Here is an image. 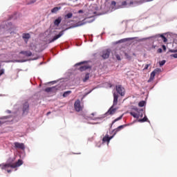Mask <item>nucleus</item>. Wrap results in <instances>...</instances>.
I'll list each match as a JSON object with an SVG mask.
<instances>
[{"label":"nucleus","mask_w":177,"mask_h":177,"mask_svg":"<svg viewBox=\"0 0 177 177\" xmlns=\"http://www.w3.org/2000/svg\"><path fill=\"white\" fill-rule=\"evenodd\" d=\"M21 165H23V160H18L17 162L15 163H8L5 165H1L0 167H1V169H6L8 174H10L12 172V170L8 169V168H17L20 167Z\"/></svg>","instance_id":"f257e3e1"},{"label":"nucleus","mask_w":177,"mask_h":177,"mask_svg":"<svg viewBox=\"0 0 177 177\" xmlns=\"http://www.w3.org/2000/svg\"><path fill=\"white\" fill-rule=\"evenodd\" d=\"M134 111L130 112V114L133 117V118H142L143 117V114H145V109H139L138 107L133 108Z\"/></svg>","instance_id":"f03ea898"},{"label":"nucleus","mask_w":177,"mask_h":177,"mask_svg":"<svg viewBox=\"0 0 177 177\" xmlns=\"http://www.w3.org/2000/svg\"><path fill=\"white\" fill-rule=\"evenodd\" d=\"M115 90L117 93L120 95V96H125V88L122 86V85H116Z\"/></svg>","instance_id":"7ed1b4c3"},{"label":"nucleus","mask_w":177,"mask_h":177,"mask_svg":"<svg viewBox=\"0 0 177 177\" xmlns=\"http://www.w3.org/2000/svg\"><path fill=\"white\" fill-rule=\"evenodd\" d=\"M75 110L77 111V113H80V111H82V106H81V101L80 100H77L74 104Z\"/></svg>","instance_id":"20e7f679"},{"label":"nucleus","mask_w":177,"mask_h":177,"mask_svg":"<svg viewBox=\"0 0 177 177\" xmlns=\"http://www.w3.org/2000/svg\"><path fill=\"white\" fill-rule=\"evenodd\" d=\"M64 31H66L65 30H62L61 32H59V33L57 35H55L51 40H50L49 43L52 44V42H55V41H56V39H59V38H60V37L63 36L64 35Z\"/></svg>","instance_id":"39448f33"},{"label":"nucleus","mask_w":177,"mask_h":177,"mask_svg":"<svg viewBox=\"0 0 177 177\" xmlns=\"http://www.w3.org/2000/svg\"><path fill=\"white\" fill-rule=\"evenodd\" d=\"M101 57L102 59H109L110 57V49L104 50Z\"/></svg>","instance_id":"423d86ee"},{"label":"nucleus","mask_w":177,"mask_h":177,"mask_svg":"<svg viewBox=\"0 0 177 177\" xmlns=\"http://www.w3.org/2000/svg\"><path fill=\"white\" fill-rule=\"evenodd\" d=\"M160 71V69L156 68L151 73L150 77L148 80V82H151L154 80V77H156V74Z\"/></svg>","instance_id":"0eeeda50"},{"label":"nucleus","mask_w":177,"mask_h":177,"mask_svg":"<svg viewBox=\"0 0 177 177\" xmlns=\"http://www.w3.org/2000/svg\"><path fill=\"white\" fill-rule=\"evenodd\" d=\"M28 110H30V104L27 102H26L23 104V107H22L23 113L27 114V113H28Z\"/></svg>","instance_id":"6e6552de"},{"label":"nucleus","mask_w":177,"mask_h":177,"mask_svg":"<svg viewBox=\"0 0 177 177\" xmlns=\"http://www.w3.org/2000/svg\"><path fill=\"white\" fill-rule=\"evenodd\" d=\"M15 149H20L21 150H24L26 149V147L24 146V143H20V142H15Z\"/></svg>","instance_id":"1a4fd4ad"},{"label":"nucleus","mask_w":177,"mask_h":177,"mask_svg":"<svg viewBox=\"0 0 177 177\" xmlns=\"http://www.w3.org/2000/svg\"><path fill=\"white\" fill-rule=\"evenodd\" d=\"M114 136H111L109 137V135H106L103 138H102V142L104 143H106V142H107V143L110 142V140H111V138H113Z\"/></svg>","instance_id":"9d476101"},{"label":"nucleus","mask_w":177,"mask_h":177,"mask_svg":"<svg viewBox=\"0 0 177 177\" xmlns=\"http://www.w3.org/2000/svg\"><path fill=\"white\" fill-rule=\"evenodd\" d=\"M118 103V94L114 93H113V106H117Z\"/></svg>","instance_id":"9b49d317"},{"label":"nucleus","mask_w":177,"mask_h":177,"mask_svg":"<svg viewBox=\"0 0 177 177\" xmlns=\"http://www.w3.org/2000/svg\"><path fill=\"white\" fill-rule=\"evenodd\" d=\"M19 53L21 55H24V56H26L27 57L32 56V53H31V51H21Z\"/></svg>","instance_id":"f8f14e48"},{"label":"nucleus","mask_w":177,"mask_h":177,"mask_svg":"<svg viewBox=\"0 0 177 177\" xmlns=\"http://www.w3.org/2000/svg\"><path fill=\"white\" fill-rule=\"evenodd\" d=\"M91 66L84 65V66H80L79 70L80 71H86V70L91 69Z\"/></svg>","instance_id":"ddd939ff"},{"label":"nucleus","mask_w":177,"mask_h":177,"mask_svg":"<svg viewBox=\"0 0 177 177\" xmlns=\"http://www.w3.org/2000/svg\"><path fill=\"white\" fill-rule=\"evenodd\" d=\"M115 111H117V109H114V108H113V106H111L107 113H108V114L113 115V114L115 113Z\"/></svg>","instance_id":"4468645a"},{"label":"nucleus","mask_w":177,"mask_h":177,"mask_svg":"<svg viewBox=\"0 0 177 177\" xmlns=\"http://www.w3.org/2000/svg\"><path fill=\"white\" fill-rule=\"evenodd\" d=\"M125 127H128V124H123V125H120L119 126L118 128H116L114 131L115 132V133H117V132H120V129H124V128H125Z\"/></svg>","instance_id":"2eb2a0df"},{"label":"nucleus","mask_w":177,"mask_h":177,"mask_svg":"<svg viewBox=\"0 0 177 177\" xmlns=\"http://www.w3.org/2000/svg\"><path fill=\"white\" fill-rule=\"evenodd\" d=\"M60 23H62V17H59L57 19L55 20L54 24L55 26H59Z\"/></svg>","instance_id":"dca6fc26"},{"label":"nucleus","mask_w":177,"mask_h":177,"mask_svg":"<svg viewBox=\"0 0 177 177\" xmlns=\"http://www.w3.org/2000/svg\"><path fill=\"white\" fill-rule=\"evenodd\" d=\"M136 37H128L125 39H122L120 42H127V41H133Z\"/></svg>","instance_id":"f3484780"},{"label":"nucleus","mask_w":177,"mask_h":177,"mask_svg":"<svg viewBox=\"0 0 177 177\" xmlns=\"http://www.w3.org/2000/svg\"><path fill=\"white\" fill-rule=\"evenodd\" d=\"M62 9L61 7H55L51 10V13H57Z\"/></svg>","instance_id":"a211bd4d"},{"label":"nucleus","mask_w":177,"mask_h":177,"mask_svg":"<svg viewBox=\"0 0 177 177\" xmlns=\"http://www.w3.org/2000/svg\"><path fill=\"white\" fill-rule=\"evenodd\" d=\"M148 120L149 119L147 118V116H146V115H145L142 119L138 120V122H146L147 121H148Z\"/></svg>","instance_id":"6ab92c4d"},{"label":"nucleus","mask_w":177,"mask_h":177,"mask_svg":"<svg viewBox=\"0 0 177 177\" xmlns=\"http://www.w3.org/2000/svg\"><path fill=\"white\" fill-rule=\"evenodd\" d=\"M30 37L31 36L30 35L29 33H25L23 35L24 39H30Z\"/></svg>","instance_id":"aec40b11"},{"label":"nucleus","mask_w":177,"mask_h":177,"mask_svg":"<svg viewBox=\"0 0 177 177\" xmlns=\"http://www.w3.org/2000/svg\"><path fill=\"white\" fill-rule=\"evenodd\" d=\"M124 116V115H120L119 118L115 119L113 122H112V125H113V124H115V122H117V121H120V120H122V117Z\"/></svg>","instance_id":"412c9836"},{"label":"nucleus","mask_w":177,"mask_h":177,"mask_svg":"<svg viewBox=\"0 0 177 177\" xmlns=\"http://www.w3.org/2000/svg\"><path fill=\"white\" fill-rule=\"evenodd\" d=\"M71 93V91H65L63 93V97H67V96H68Z\"/></svg>","instance_id":"4be33fe9"},{"label":"nucleus","mask_w":177,"mask_h":177,"mask_svg":"<svg viewBox=\"0 0 177 177\" xmlns=\"http://www.w3.org/2000/svg\"><path fill=\"white\" fill-rule=\"evenodd\" d=\"M55 88V87H48L46 88H45V92L49 93V92H52V91H53V89Z\"/></svg>","instance_id":"5701e85b"},{"label":"nucleus","mask_w":177,"mask_h":177,"mask_svg":"<svg viewBox=\"0 0 177 177\" xmlns=\"http://www.w3.org/2000/svg\"><path fill=\"white\" fill-rule=\"evenodd\" d=\"M127 5H128V1H122L120 8H127Z\"/></svg>","instance_id":"b1692460"},{"label":"nucleus","mask_w":177,"mask_h":177,"mask_svg":"<svg viewBox=\"0 0 177 177\" xmlns=\"http://www.w3.org/2000/svg\"><path fill=\"white\" fill-rule=\"evenodd\" d=\"M89 80V73H86L85 77L83 79V82H86Z\"/></svg>","instance_id":"393cba45"},{"label":"nucleus","mask_w":177,"mask_h":177,"mask_svg":"<svg viewBox=\"0 0 177 177\" xmlns=\"http://www.w3.org/2000/svg\"><path fill=\"white\" fill-rule=\"evenodd\" d=\"M145 104H146V102H145V101H140L138 103L139 107H143V106H145Z\"/></svg>","instance_id":"a878e982"},{"label":"nucleus","mask_w":177,"mask_h":177,"mask_svg":"<svg viewBox=\"0 0 177 177\" xmlns=\"http://www.w3.org/2000/svg\"><path fill=\"white\" fill-rule=\"evenodd\" d=\"M160 38H162L163 42H167L168 41V39H167V37H165V36H164L163 35H159Z\"/></svg>","instance_id":"bb28decb"},{"label":"nucleus","mask_w":177,"mask_h":177,"mask_svg":"<svg viewBox=\"0 0 177 177\" xmlns=\"http://www.w3.org/2000/svg\"><path fill=\"white\" fill-rule=\"evenodd\" d=\"M66 17L67 19H71V17H73V13H71V12L68 13V14L66 15Z\"/></svg>","instance_id":"cd10ccee"},{"label":"nucleus","mask_w":177,"mask_h":177,"mask_svg":"<svg viewBox=\"0 0 177 177\" xmlns=\"http://www.w3.org/2000/svg\"><path fill=\"white\" fill-rule=\"evenodd\" d=\"M81 26H84V23L78 22V23L76 24V25L74 26V27H80Z\"/></svg>","instance_id":"c85d7f7f"},{"label":"nucleus","mask_w":177,"mask_h":177,"mask_svg":"<svg viewBox=\"0 0 177 177\" xmlns=\"http://www.w3.org/2000/svg\"><path fill=\"white\" fill-rule=\"evenodd\" d=\"M124 56L126 58L128 59V60H131V55H128V53H125Z\"/></svg>","instance_id":"c756f323"},{"label":"nucleus","mask_w":177,"mask_h":177,"mask_svg":"<svg viewBox=\"0 0 177 177\" xmlns=\"http://www.w3.org/2000/svg\"><path fill=\"white\" fill-rule=\"evenodd\" d=\"M160 66L162 67V66H164L165 64V60H162L159 62Z\"/></svg>","instance_id":"7c9ffc66"},{"label":"nucleus","mask_w":177,"mask_h":177,"mask_svg":"<svg viewBox=\"0 0 177 177\" xmlns=\"http://www.w3.org/2000/svg\"><path fill=\"white\" fill-rule=\"evenodd\" d=\"M37 2V0H30L29 3H28V5H31L32 3H35Z\"/></svg>","instance_id":"2f4dec72"},{"label":"nucleus","mask_w":177,"mask_h":177,"mask_svg":"<svg viewBox=\"0 0 177 177\" xmlns=\"http://www.w3.org/2000/svg\"><path fill=\"white\" fill-rule=\"evenodd\" d=\"M151 65V64H146L143 70H148L149 67H150Z\"/></svg>","instance_id":"473e14b6"},{"label":"nucleus","mask_w":177,"mask_h":177,"mask_svg":"<svg viewBox=\"0 0 177 177\" xmlns=\"http://www.w3.org/2000/svg\"><path fill=\"white\" fill-rule=\"evenodd\" d=\"M111 5L112 6H115V5H117V3L115 1H111Z\"/></svg>","instance_id":"72a5a7b5"},{"label":"nucleus","mask_w":177,"mask_h":177,"mask_svg":"<svg viewBox=\"0 0 177 177\" xmlns=\"http://www.w3.org/2000/svg\"><path fill=\"white\" fill-rule=\"evenodd\" d=\"M115 57H116L117 60H121V57L119 55H116Z\"/></svg>","instance_id":"f704fd0d"},{"label":"nucleus","mask_w":177,"mask_h":177,"mask_svg":"<svg viewBox=\"0 0 177 177\" xmlns=\"http://www.w3.org/2000/svg\"><path fill=\"white\" fill-rule=\"evenodd\" d=\"M171 56V57H174V59H177V53L172 54Z\"/></svg>","instance_id":"c9c22d12"},{"label":"nucleus","mask_w":177,"mask_h":177,"mask_svg":"<svg viewBox=\"0 0 177 177\" xmlns=\"http://www.w3.org/2000/svg\"><path fill=\"white\" fill-rule=\"evenodd\" d=\"M157 52H158V53H162V48H158Z\"/></svg>","instance_id":"e433bc0d"},{"label":"nucleus","mask_w":177,"mask_h":177,"mask_svg":"<svg viewBox=\"0 0 177 177\" xmlns=\"http://www.w3.org/2000/svg\"><path fill=\"white\" fill-rule=\"evenodd\" d=\"M85 63H86V62H82L77 64L76 66H81V64H84Z\"/></svg>","instance_id":"4c0bfd02"},{"label":"nucleus","mask_w":177,"mask_h":177,"mask_svg":"<svg viewBox=\"0 0 177 177\" xmlns=\"http://www.w3.org/2000/svg\"><path fill=\"white\" fill-rule=\"evenodd\" d=\"M162 48L165 52L167 50V47L165 46V45H162Z\"/></svg>","instance_id":"58836bf2"},{"label":"nucleus","mask_w":177,"mask_h":177,"mask_svg":"<svg viewBox=\"0 0 177 177\" xmlns=\"http://www.w3.org/2000/svg\"><path fill=\"white\" fill-rule=\"evenodd\" d=\"M4 73H5V72H4L3 69H1V70L0 71V77H1V75H3Z\"/></svg>","instance_id":"ea45409f"},{"label":"nucleus","mask_w":177,"mask_h":177,"mask_svg":"<svg viewBox=\"0 0 177 177\" xmlns=\"http://www.w3.org/2000/svg\"><path fill=\"white\" fill-rule=\"evenodd\" d=\"M84 12V11H82V10H80L79 11H78V13H83Z\"/></svg>","instance_id":"a19ab883"},{"label":"nucleus","mask_w":177,"mask_h":177,"mask_svg":"<svg viewBox=\"0 0 177 177\" xmlns=\"http://www.w3.org/2000/svg\"><path fill=\"white\" fill-rule=\"evenodd\" d=\"M133 1H130L129 5H133Z\"/></svg>","instance_id":"79ce46f5"},{"label":"nucleus","mask_w":177,"mask_h":177,"mask_svg":"<svg viewBox=\"0 0 177 177\" xmlns=\"http://www.w3.org/2000/svg\"><path fill=\"white\" fill-rule=\"evenodd\" d=\"M97 118H91V120H97Z\"/></svg>","instance_id":"37998d69"},{"label":"nucleus","mask_w":177,"mask_h":177,"mask_svg":"<svg viewBox=\"0 0 177 177\" xmlns=\"http://www.w3.org/2000/svg\"><path fill=\"white\" fill-rule=\"evenodd\" d=\"M50 114V112L47 113V115H49Z\"/></svg>","instance_id":"c03bdc74"},{"label":"nucleus","mask_w":177,"mask_h":177,"mask_svg":"<svg viewBox=\"0 0 177 177\" xmlns=\"http://www.w3.org/2000/svg\"><path fill=\"white\" fill-rule=\"evenodd\" d=\"M2 124H3L2 122L0 121V125H2Z\"/></svg>","instance_id":"a18cd8bd"},{"label":"nucleus","mask_w":177,"mask_h":177,"mask_svg":"<svg viewBox=\"0 0 177 177\" xmlns=\"http://www.w3.org/2000/svg\"><path fill=\"white\" fill-rule=\"evenodd\" d=\"M91 115H95V113H91Z\"/></svg>","instance_id":"49530a36"},{"label":"nucleus","mask_w":177,"mask_h":177,"mask_svg":"<svg viewBox=\"0 0 177 177\" xmlns=\"http://www.w3.org/2000/svg\"><path fill=\"white\" fill-rule=\"evenodd\" d=\"M135 56V53L133 54Z\"/></svg>","instance_id":"de8ad7c7"}]
</instances>
